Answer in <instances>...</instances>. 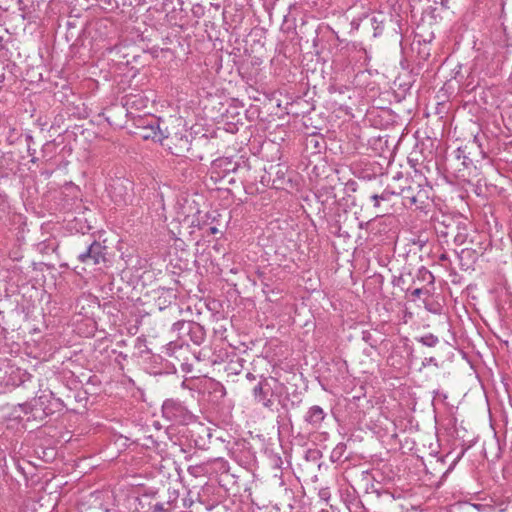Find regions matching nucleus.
Instances as JSON below:
<instances>
[{"label":"nucleus","instance_id":"nucleus-1","mask_svg":"<svg viewBox=\"0 0 512 512\" xmlns=\"http://www.w3.org/2000/svg\"><path fill=\"white\" fill-rule=\"evenodd\" d=\"M187 352V348H184V341H170L165 347V353L174 358L175 361H166L165 365L162 363V374H170L176 372V365L183 366L185 357L183 355Z\"/></svg>","mask_w":512,"mask_h":512},{"label":"nucleus","instance_id":"nucleus-2","mask_svg":"<svg viewBox=\"0 0 512 512\" xmlns=\"http://www.w3.org/2000/svg\"><path fill=\"white\" fill-rule=\"evenodd\" d=\"M252 393H253L254 400L258 404H261L263 407L270 409L274 405L273 388L266 378L261 379L258 382V384L255 385Z\"/></svg>","mask_w":512,"mask_h":512},{"label":"nucleus","instance_id":"nucleus-3","mask_svg":"<svg viewBox=\"0 0 512 512\" xmlns=\"http://www.w3.org/2000/svg\"><path fill=\"white\" fill-rule=\"evenodd\" d=\"M398 195H401L410 205H423L428 198L427 190L421 188L420 184L403 187Z\"/></svg>","mask_w":512,"mask_h":512},{"label":"nucleus","instance_id":"nucleus-4","mask_svg":"<svg viewBox=\"0 0 512 512\" xmlns=\"http://www.w3.org/2000/svg\"><path fill=\"white\" fill-rule=\"evenodd\" d=\"M104 250L105 247L101 243L94 241L85 252L79 254L78 259L82 263L99 264L105 260Z\"/></svg>","mask_w":512,"mask_h":512},{"label":"nucleus","instance_id":"nucleus-5","mask_svg":"<svg viewBox=\"0 0 512 512\" xmlns=\"http://www.w3.org/2000/svg\"><path fill=\"white\" fill-rule=\"evenodd\" d=\"M470 145H476L480 149V152L482 154H484L482 147H481V143L479 142V139L477 136H474L473 140L469 144H467L463 147L457 148L455 150V153H457V157H461V159H462V161H461L462 167L461 168L465 169V172L472 165V159L469 157L470 152H467Z\"/></svg>","mask_w":512,"mask_h":512},{"label":"nucleus","instance_id":"nucleus-6","mask_svg":"<svg viewBox=\"0 0 512 512\" xmlns=\"http://www.w3.org/2000/svg\"><path fill=\"white\" fill-rule=\"evenodd\" d=\"M461 161V157H457V153L454 151L452 158L447 160V167L454 174L455 178L461 181H466L468 175L465 173V169L461 168Z\"/></svg>","mask_w":512,"mask_h":512},{"label":"nucleus","instance_id":"nucleus-7","mask_svg":"<svg viewBox=\"0 0 512 512\" xmlns=\"http://www.w3.org/2000/svg\"><path fill=\"white\" fill-rule=\"evenodd\" d=\"M325 416L326 414L324 410L320 406L314 405L307 411L305 415V421L313 427L317 428L323 422Z\"/></svg>","mask_w":512,"mask_h":512},{"label":"nucleus","instance_id":"nucleus-8","mask_svg":"<svg viewBox=\"0 0 512 512\" xmlns=\"http://www.w3.org/2000/svg\"><path fill=\"white\" fill-rule=\"evenodd\" d=\"M160 119L157 118L155 119L154 121V124L151 125L149 128H145L143 130V132L141 133V137L144 139V140H153V141H158L160 140Z\"/></svg>","mask_w":512,"mask_h":512},{"label":"nucleus","instance_id":"nucleus-9","mask_svg":"<svg viewBox=\"0 0 512 512\" xmlns=\"http://www.w3.org/2000/svg\"><path fill=\"white\" fill-rule=\"evenodd\" d=\"M193 327L194 324L192 322L181 320L173 324L172 331H177L179 333V339L177 341H182L181 339L183 335L189 334L192 331Z\"/></svg>","mask_w":512,"mask_h":512},{"label":"nucleus","instance_id":"nucleus-10","mask_svg":"<svg viewBox=\"0 0 512 512\" xmlns=\"http://www.w3.org/2000/svg\"><path fill=\"white\" fill-rule=\"evenodd\" d=\"M393 195H398V192L386 188L381 194H373L371 200L375 207H379L380 201H389Z\"/></svg>","mask_w":512,"mask_h":512},{"label":"nucleus","instance_id":"nucleus-11","mask_svg":"<svg viewBox=\"0 0 512 512\" xmlns=\"http://www.w3.org/2000/svg\"><path fill=\"white\" fill-rule=\"evenodd\" d=\"M422 345L427 347H434L439 343V339L432 333H428L416 339Z\"/></svg>","mask_w":512,"mask_h":512},{"label":"nucleus","instance_id":"nucleus-12","mask_svg":"<svg viewBox=\"0 0 512 512\" xmlns=\"http://www.w3.org/2000/svg\"><path fill=\"white\" fill-rule=\"evenodd\" d=\"M345 450H346V444H344V443L337 444V446L332 451L331 458L334 461L340 460V458L343 456Z\"/></svg>","mask_w":512,"mask_h":512},{"label":"nucleus","instance_id":"nucleus-13","mask_svg":"<svg viewBox=\"0 0 512 512\" xmlns=\"http://www.w3.org/2000/svg\"><path fill=\"white\" fill-rule=\"evenodd\" d=\"M419 272L422 275V279L424 281H427L429 284H433L434 283L435 278H434V275L430 271H428L427 269L423 268Z\"/></svg>","mask_w":512,"mask_h":512},{"label":"nucleus","instance_id":"nucleus-14","mask_svg":"<svg viewBox=\"0 0 512 512\" xmlns=\"http://www.w3.org/2000/svg\"><path fill=\"white\" fill-rule=\"evenodd\" d=\"M167 297H169V306L172 305L173 302L176 301L177 295L176 291L172 288L166 290Z\"/></svg>","mask_w":512,"mask_h":512},{"label":"nucleus","instance_id":"nucleus-15","mask_svg":"<svg viewBox=\"0 0 512 512\" xmlns=\"http://www.w3.org/2000/svg\"><path fill=\"white\" fill-rule=\"evenodd\" d=\"M362 339L368 343L371 347H374L375 344L372 342V334L369 331H363Z\"/></svg>","mask_w":512,"mask_h":512},{"label":"nucleus","instance_id":"nucleus-16","mask_svg":"<svg viewBox=\"0 0 512 512\" xmlns=\"http://www.w3.org/2000/svg\"><path fill=\"white\" fill-rule=\"evenodd\" d=\"M465 453V450H462L461 453L457 456V458L454 460L453 464L446 470V472L443 474V477H446L448 472L453 469L454 465L456 464L457 461H459L462 456L464 455Z\"/></svg>","mask_w":512,"mask_h":512},{"label":"nucleus","instance_id":"nucleus-17","mask_svg":"<svg viewBox=\"0 0 512 512\" xmlns=\"http://www.w3.org/2000/svg\"><path fill=\"white\" fill-rule=\"evenodd\" d=\"M169 405H170V402L169 401H165L163 404H162V415L165 416V417H170L168 415V409H169Z\"/></svg>","mask_w":512,"mask_h":512},{"label":"nucleus","instance_id":"nucleus-18","mask_svg":"<svg viewBox=\"0 0 512 512\" xmlns=\"http://www.w3.org/2000/svg\"><path fill=\"white\" fill-rule=\"evenodd\" d=\"M162 58H172L174 56V53L170 49H164L161 50Z\"/></svg>","mask_w":512,"mask_h":512},{"label":"nucleus","instance_id":"nucleus-19","mask_svg":"<svg viewBox=\"0 0 512 512\" xmlns=\"http://www.w3.org/2000/svg\"><path fill=\"white\" fill-rule=\"evenodd\" d=\"M174 1L173 0H165L164 2H162V11H166L168 10V7L171 5H173Z\"/></svg>","mask_w":512,"mask_h":512},{"label":"nucleus","instance_id":"nucleus-20","mask_svg":"<svg viewBox=\"0 0 512 512\" xmlns=\"http://www.w3.org/2000/svg\"><path fill=\"white\" fill-rule=\"evenodd\" d=\"M216 465L219 467V469L227 472V462L220 460L216 463Z\"/></svg>","mask_w":512,"mask_h":512},{"label":"nucleus","instance_id":"nucleus-21","mask_svg":"<svg viewBox=\"0 0 512 512\" xmlns=\"http://www.w3.org/2000/svg\"><path fill=\"white\" fill-rule=\"evenodd\" d=\"M422 293H423V290L421 288H416L411 292L412 296L415 298H419Z\"/></svg>","mask_w":512,"mask_h":512},{"label":"nucleus","instance_id":"nucleus-22","mask_svg":"<svg viewBox=\"0 0 512 512\" xmlns=\"http://www.w3.org/2000/svg\"><path fill=\"white\" fill-rule=\"evenodd\" d=\"M436 359L434 357L425 358L423 365L425 366L427 363H435Z\"/></svg>","mask_w":512,"mask_h":512},{"label":"nucleus","instance_id":"nucleus-23","mask_svg":"<svg viewBox=\"0 0 512 512\" xmlns=\"http://www.w3.org/2000/svg\"><path fill=\"white\" fill-rule=\"evenodd\" d=\"M439 260L440 261H447L448 260V255L443 253L439 256Z\"/></svg>","mask_w":512,"mask_h":512},{"label":"nucleus","instance_id":"nucleus-24","mask_svg":"<svg viewBox=\"0 0 512 512\" xmlns=\"http://www.w3.org/2000/svg\"><path fill=\"white\" fill-rule=\"evenodd\" d=\"M247 378H248V379H254V378H255V376H254L252 373H248V374H247Z\"/></svg>","mask_w":512,"mask_h":512},{"label":"nucleus","instance_id":"nucleus-25","mask_svg":"<svg viewBox=\"0 0 512 512\" xmlns=\"http://www.w3.org/2000/svg\"><path fill=\"white\" fill-rule=\"evenodd\" d=\"M216 232H217V228L212 227V228H211V233L215 234Z\"/></svg>","mask_w":512,"mask_h":512},{"label":"nucleus","instance_id":"nucleus-26","mask_svg":"<svg viewBox=\"0 0 512 512\" xmlns=\"http://www.w3.org/2000/svg\"><path fill=\"white\" fill-rule=\"evenodd\" d=\"M176 410H177V411H179V412H181V410H182V407H181V405H179V404H178V405H177V408H176Z\"/></svg>","mask_w":512,"mask_h":512},{"label":"nucleus","instance_id":"nucleus-27","mask_svg":"<svg viewBox=\"0 0 512 512\" xmlns=\"http://www.w3.org/2000/svg\"><path fill=\"white\" fill-rule=\"evenodd\" d=\"M164 302H168L169 303V297H165V301Z\"/></svg>","mask_w":512,"mask_h":512},{"label":"nucleus","instance_id":"nucleus-28","mask_svg":"<svg viewBox=\"0 0 512 512\" xmlns=\"http://www.w3.org/2000/svg\"><path fill=\"white\" fill-rule=\"evenodd\" d=\"M176 1H177V5H178V6H181L180 1H179V0H176Z\"/></svg>","mask_w":512,"mask_h":512}]
</instances>
